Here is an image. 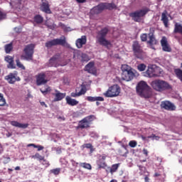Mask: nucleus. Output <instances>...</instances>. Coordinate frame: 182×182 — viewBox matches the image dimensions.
<instances>
[{"label":"nucleus","mask_w":182,"mask_h":182,"mask_svg":"<svg viewBox=\"0 0 182 182\" xmlns=\"http://www.w3.org/2000/svg\"><path fill=\"white\" fill-rule=\"evenodd\" d=\"M136 90L137 95L141 97H144L145 99L151 97V87H150L145 81L141 80L138 82L136 87Z\"/></svg>","instance_id":"obj_1"},{"label":"nucleus","mask_w":182,"mask_h":182,"mask_svg":"<svg viewBox=\"0 0 182 182\" xmlns=\"http://www.w3.org/2000/svg\"><path fill=\"white\" fill-rule=\"evenodd\" d=\"M107 33H109V28L107 27L102 28L99 31L96 36V43H99L101 46H105V48L111 46L112 43L110 41L106 39Z\"/></svg>","instance_id":"obj_2"},{"label":"nucleus","mask_w":182,"mask_h":182,"mask_svg":"<svg viewBox=\"0 0 182 182\" xmlns=\"http://www.w3.org/2000/svg\"><path fill=\"white\" fill-rule=\"evenodd\" d=\"M151 86L156 92H166L170 90L171 85L166 80L157 79L151 82Z\"/></svg>","instance_id":"obj_3"},{"label":"nucleus","mask_w":182,"mask_h":182,"mask_svg":"<svg viewBox=\"0 0 182 182\" xmlns=\"http://www.w3.org/2000/svg\"><path fill=\"white\" fill-rule=\"evenodd\" d=\"M115 8H117V6L114 3H100L90 10V14L99 15V14H102L105 9L112 11V9H115Z\"/></svg>","instance_id":"obj_4"},{"label":"nucleus","mask_w":182,"mask_h":182,"mask_svg":"<svg viewBox=\"0 0 182 182\" xmlns=\"http://www.w3.org/2000/svg\"><path fill=\"white\" fill-rule=\"evenodd\" d=\"M121 70L122 72L121 75L122 80H126V82H130V80H133L135 74L134 72H133V68H132L129 65H122Z\"/></svg>","instance_id":"obj_5"},{"label":"nucleus","mask_w":182,"mask_h":182,"mask_svg":"<svg viewBox=\"0 0 182 182\" xmlns=\"http://www.w3.org/2000/svg\"><path fill=\"white\" fill-rule=\"evenodd\" d=\"M149 12H150V9L145 8L144 9H140L129 13V16H130V18H132L134 22H141V18L146 16V15H147Z\"/></svg>","instance_id":"obj_6"},{"label":"nucleus","mask_w":182,"mask_h":182,"mask_svg":"<svg viewBox=\"0 0 182 182\" xmlns=\"http://www.w3.org/2000/svg\"><path fill=\"white\" fill-rule=\"evenodd\" d=\"M35 50L34 44H28L23 49L24 54L21 55L22 60H33V53Z\"/></svg>","instance_id":"obj_7"},{"label":"nucleus","mask_w":182,"mask_h":182,"mask_svg":"<svg viewBox=\"0 0 182 182\" xmlns=\"http://www.w3.org/2000/svg\"><path fill=\"white\" fill-rule=\"evenodd\" d=\"M132 48L134 56H135L136 59H140L141 60H143V59H144L145 53L143 50V48L141 47L140 43H139V41H133Z\"/></svg>","instance_id":"obj_8"},{"label":"nucleus","mask_w":182,"mask_h":182,"mask_svg":"<svg viewBox=\"0 0 182 182\" xmlns=\"http://www.w3.org/2000/svg\"><path fill=\"white\" fill-rule=\"evenodd\" d=\"M58 45H60V46H68V43L66 42V38L63 37V38H54L50 41H48L45 43L46 48L47 49H52L53 46H58Z\"/></svg>","instance_id":"obj_9"},{"label":"nucleus","mask_w":182,"mask_h":182,"mask_svg":"<svg viewBox=\"0 0 182 182\" xmlns=\"http://www.w3.org/2000/svg\"><path fill=\"white\" fill-rule=\"evenodd\" d=\"M121 90L122 89L119 85H113L103 95L105 97H117L120 95Z\"/></svg>","instance_id":"obj_10"},{"label":"nucleus","mask_w":182,"mask_h":182,"mask_svg":"<svg viewBox=\"0 0 182 182\" xmlns=\"http://www.w3.org/2000/svg\"><path fill=\"white\" fill-rule=\"evenodd\" d=\"M95 119V115H89L79 122L77 129H87Z\"/></svg>","instance_id":"obj_11"},{"label":"nucleus","mask_w":182,"mask_h":182,"mask_svg":"<svg viewBox=\"0 0 182 182\" xmlns=\"http://www.w3.org/2000/svg\"><path fill=\"white\" fill-rule=\"evenodd\" d=\"M49 66L53 68L63 66V65H62V58L60 57V53H56L49 60Z\"/></svg>","instance_id":"obj_12"},{"label":"nucleus","mask_w":182,"mask_h":182,"mask_svg":"<svg viewBox=\"0 0 182 182\" xmlns=\"http://www.w3.org/2000/svg\"><path fill=\"white\" fill-rule=\"evenodd\" d=\"M4 80L9 83V85H15L16 82H21V77L18 76V71L10 73L8 75L4 77Z\"/></svg>","instance_id":"obj_13"},{"label":"nucleus","mask_w":182,"mask_h":182,"mask_svg":"<svg viewBox=\"0 0 182 182\" xmlns=\"http://www.w3.org/2000/svg\"><path fill=\"white\" fill-rule=\"evenodd\" d=\"M36 85L37 86H41L42 85H46L48 83V80H46V74L45 73H41L36 76Z\"/></svg>","instance_id":"obj_14"},{"label":"nucleus","mask_w":182,"mask_h":182,"mask_svg":"<svg viewBox=\"0 0 182 182\" xmlns=\"http://www.w3.org/2000/svg\"><path fill=\"white\" fill-rule=\"evenodd\" d=\"M154 32H156V28L154 27H151L149 28V33L148 34L149 36V41L148 43L151 46L153 45H157V40L156 39V37L154 36Z\"/></svg>","instance_id":"obj_15"},{"label":"nucleus","mask_w":182,"mask_h":182,"mask_svg":"<svg viewBox=\"0 0 182 182\" xmlns=\"http://www.w3.org/2000/svg\"><path fill=\"white\" fill-rule=\"evenodd\" d=\"M161 109H164L165 110H176V106L174 104L171 103L170 101H163L161 103Z\"/></svg>","instance_id":"obj_16"},{"label":"nucleus","mask_w":182,"mask_h":182,"mask_svg":"<svg viewBox=\"0 0 182 182\" xmlns=\"http://www.w3.org/2000/svg\"><path fill=\"white\" fill-rule=\"evenodd\" d=\"M40 9L42 12H45V14H52V11H50V6L48 1H42V4L40 6Z\"/></svg>","instance_id":"obj_17"},{"label":"nucleus","mask_w":182,"mask_h":182,"mask_svg":"<svg viewBox=\"0 0 182 182\" xmlns=\"http://www.w3.org/2000/svg\"><path fill=\"white\" fill-rule=\"evenodd\" d=\"M53 96L55 97L53 102H60V100H63L66 97V93L60 92L56 90L55 93H53Z\"/></svg>","instance_id":"obj_18"},{"label":"nucleus","mask_w":182,"mask_h":182,"mask_svg":"<svg viewBox=\"0 0 182 182\" xmlns=\"http://www.w3.org/2000/svg\"><path fill=\"white\" fill-rule=\"evenodd\" d=\"M86 42H87V38L86 36H82L80 38L76 40L75 45L78 49H82Z\"/></svg>","instance_id":"obj_19"},{"label":"nucleus","mask_w":182,"mask_h":182,"mask_svg":"<svg viewBox=\"0 0 182 182\" xmlns=\"http://www.w3.org/2000/svg\"><path fill=\"white\" fill-rule=\"evenodd\" d=\"M161 45L162 46V50H164V52H171V48L168 45V43H167V39H166L165 37L161 39Z\"/></svg>","instance_id":"obj_20"},{"label":"nucleus","mask_w":182,"mask_h":182,"mask_svg":"<svg viewBox=\"0 0 182 182\" xmlns=\"http://www.w3.org/2000/svg\"><path fill=\"white\" fill-rule=\"evenodd\" d=\"M5 60L7 63H9V65H7V68L9 69H16V65H15L14 63V58H12V56L7 55L5 58Z\"/></svg>","instance_id":"obj_21"},{"label":"nucleus","mask_w":182,"mask_h":182,"mask_svg":"<svg viewBox=\"0 0 182 182\" xmlns=\"http://www.w3.org/2000/svg\"><path fill=\"white\" fill-rule=\"evenodd\" d=\"M11 126L18 127L19 129H28L29 127V124H21L18 121H11Z\"/></svg>","instance_id":"obj_22"},{"label":"nucleus","mask_w":182,"mask_h":182,"mask_svg":"<svg viewBox=\"0 0 182 182\" xmlns=\"http://www.w3.org/2000/svg\"><path fill=\"white\" fill-rule=\"evenodd\" d=\"M146 74L148 77H157V76H159V75L156 73V70H154L153 67H149L146 71Z\"/></svg>","instance_id":"obj_23"},{"label":"nucleus","mask_w":182,"mask_h":182,"mask_svg":"<svg viewBox=\"0 0 182 182\" xmlns=\"http://www.w3.org/2000/svg\"><path fill=\"white\" fill-rule=\"evenodd\" d=\"M67 105L69 106H77L79 105V101L76 100L75 99H73L70 96H67L65 97Z\"/></svg>","instance_id":"obj_24"},{"label":"nucleus","mask_w":182,"mask_h":182,"mask_svg":"<svg viewBox=\"0 0 182 182\" xmlns=\"http://www.w3.org/2000/svg\"><path fill=\"white\" fill-rule=\"evenodd\" d=\"M161 21L163 22L165 28H168V17H167V11H164L162 13Z\"/></svg>","instance_id":"obj_25"},{"label":"nucleus","mask_w":182,"mask_h":182,"mask_svg":"<svg viewBox=\"0 0 182 182\" xmlns=\"http://www.w3.org/2000/svg\"><path fill=\"white\" fill-rule=\"evenodd\" d=\"M85 69L88 72V73H93V71L95 70V63L90 62L85 65Z\"/></svg>","instance_id":"obj_26"},{"label":"nucleus","mask_w":182,"mask_h":182,"mask_svg":"<svg viewBox=\"0 0 182 182\" xmlns=\"http://www.w3.org/2000/svg\"><path fill=\"white\" fill-rule=\"evenodd\" d=\"M86 93V89L81 88L79 92H72L70 96L71 97H79V96H82V95H85Z\"/></svg>","instance_id":"obj_27"},{"label":"nucleus","mask_w":182,"mask_h":182,"mask_svg":"<svg viewBox=\"0 0 182 182\" xmlns=\"http://www.w3.org/2000/svg\"><path fill=\"white\" fill-rule=\"evenodd\" d=\"M119 167H120V164H115L112 165L109 173H111V174H113V173H116V171H117V170L119 169Z\"/></svg>","instance_id":"obj_28"},{"label":"nucleus","mask_w":182,"mask_h":182,"mask_svg":"<svg viewBox=\"0 0 182 182\" xmlns=\"http://www.w3.org/2000/svg\"><path fill=\"white\" fill-rule=\"evenodd\" d=\"M97 164L99 168H106V167H107V164H106V162L102 159H99Z\"/></svg>","instance_id":"obj_29"},{"label":"nucleus","mask_w":182,"mask_h":182,"mask_svg":"<svg viewBox=\"0 0 182 182\" xmlns=\"http://www.w3.org/2000/svg\"><path fill=\"white\" fill-rule=\"evenodd\" d=\"M34 22H36V23H43V17L39 14L36 15L34 16Z\"/></svg>","instance_id":"obj_30"},{"label":"nucleus","mask_w":182,"mask_h":182,"mask_svg":"<svg viewBox=\"0 0 182 182\" xmlns=\"http://www.w3.org/2000/svg\"><path fill=\"white\" fill-rule=\"evenodd\" d=\"M4 48H5L6 53H11V51L12 50V49H14L12 43L6 44Z\"/></svg>","instance_id":"obj_31"},{"label":"nucleus","mask_w":182,"mask_h":182,"mask_svg":"<svg viewBox=\"0 0 182 182\" xmlns=\"http://www.w3.org/2000/svg\"><path fill=\"white\" fill-rule=\"evenodd\" d=\"M80 167H82V168H86L87 170H92V165L87 163H80Z\"/></svg>","instance_id":"obj_32"},{"label":"nucleus","mask_w":182,"mask_h":182,"mask_svg":"<svg viewBox=\"0 0 182 182\" xmlns=\"http://www.w3.org/2000/svg\"><path fill=\"white\" fill-rule=\"evenodd\" d=\"M82 148L83 149H90V153H93V151H95V149H93V145H92V144H90V143H89V144H84L82 145Z\"/></svg>","instance_id":"obj_33"},{"label":"nucleus","mask_w":182,"mask_h":182,"mask_svg":"<svg viewBox=\"0 0 182 182\" xmlns=\"http://www.w3.org/2000/svg\"><path fill=\"white\" fill-rule=\"evenodd\" d=\"M147 139H151L152 140H159L160 139L158 136H156V134H152L151 136H149L147 137L142 136V140H147Z\"/></svg>","instance_id":"obj_34"},{"label":"nucleus","mask_w":182,"mask_h":182,"mask_svg":"<svg viewBox=\"0 0 182 182\" xmlns=\"http://www.w3.org/2000/svg\"><path fill=\"white\" fill-rule=\"evenodd\" d=\"M89 60H90V58L89 55H87V54L82 53L81 55V62H89Z\"/></svg>","instance_id":"obj_35"},{"label":"nucleus","mask_w":182,"mask_h":182,"mask_svg":"<svg viewBox=\"0 0 182 182\" xmlns=\"http://www.w3.org/2000/svg\"><path fill=\"white\" fill-rule=\"evenodd\" d=\"M32 159H37L40 161H42V160H43V159H45V156H43L39 153H36V154H35V155L32 156Z\"/></svg>","instance_id":"obj_36"},{"label":"nucleus","mask_w":182,"mask_h":182,"mask_svg":"<svg viewBox=\"0 0 182 182\" xmlns=\"http://www.w3.org/2000/svg\"><path fill=\"white\" fill-rule=\"evenodd\" d=\"M40 91L41 92V93H43V95H46L48 92H50V87L46 85L45 88H41Z\"/></svg>","instance_id":"obj_37"},{"label":"nucleus","mask_w":182,"mask_h":182,"mask_svg":"<svg viewBox=\"0 0 182 182\" xmlns=\"http://www.w3.org/2000/svg\"><path fill=\"white\" fill-rule=\"evenodd\" d=\"M6 105V100L4 97V94L0 93V106H5Z\"/></svg>","instance_id":"obj_38"},{"label":"nucleus","mask_w":182,"mask_h":182,"mask_svg":"<svg viewBox=\"0 0 182 182\" xmlns=\"http://www.w3.org/2000/svg\"><path fill=\"white\" fill-rule=\"evenodd\" d=\"M16 66H18L19 69H22V70H25V69H26L25 68V65H23L22 63H21V60H19V59L16 60Z\"/></svg>","instance_id":"obj_39"},{"label":"nucleus","mask_w":182,"mask_h":182,"mask_svg":"<svg viewBox=\"0 0 182 182\" xmlns=\"http://www.w3.org/2000/svg\"><path fill=\"white\" fill-rule=\"evenodd\" d=\"M146 66L144 63L137 65V69L139 72H144V70H146Z\"/></svg>","instance_id":"obj_40"},{"label":"nucleus","mask_w":182,"mask_h":182,"mask_svg":"<svg viewBox=\"0 0 182 182\" xmlns=\"http://www.w3.org/2000/svg\"><path fill=\"white\" fill-rule=\"evenodd\" d=\"M21 2H22V0H11L10 5H11V6H15V5H21Z\"/></svg>","instance_id":"obj_41"},{"label":"nucleus","mask_w":182,"mask_h":182,"mask_svg":"<svg viewBox=\"0 0 182 182\" xmlns=\"http://www.w3.org/2000/svg\"><path fill=\"white\" fill-rule=\"evenodd\" d=\"M3 19H6V13L4 12L0 9V21H2Z\"/></svg>","instance_id":"obj_42"},{"label":"nucleus","mask_w":182,"mask_h":182,"mask_svg":"<svg viewBox=\"0 0 182 182\" xmlns=\"http://www.w3.org/2000/svg\"><path fill=\"white\" fill-rule=\"evenodd\" d=\"M141 42H146L147 41V33H142L140 36Z\"/></svg>","instance_id":"obj_43"},{"label":"nucleus","mask_w":182,"mask_h":182,"mask_svg":"<svg viewBox=\"0 0 182 182\" xmlns=\"http://www.w3.org/2000/svg\"><path fill=\"white\" fill-rule=\"evenodd\" d=\"M53 174H55V176H58L59 173H60V168H54L50 171Z\"/></svg>","instance_id":"obj_44"},{"label":"nucleus","mask_w":182,"mask_h":182,"mask_svg":"<svg viewBox=\"0 0 182 182\" xmlns=\"http://www.w3.org/2000/svg\"><path fill=\"white\" fill-rule=\"evenodd\" d=\"M129 146L130 147L134 148L136 146H137V141H130L129 143Z\"/></svg>","instance_id":"obj_45"},{"label":"nucleus","mask_w":182,"mask_h":182,"mask_svg":"<svg viewBox=\"0 0 182 182\" xmlns=\"http://www.w3.org/2000/svg\"><path fill=\"white\" fill-rule=\"evenodd\" d=\"M87 102H96V97L88 96L86 97Z\"/></svg>","instance_id":"obj_46"},{"label":"nucleus","mask_w":182,"mask_h":182,"mask_svg":"<svg viewBox=\"0 0 182 182\" xmlns=\"http://www.w3.org/2000/svg\"><path fill=\"white\" fill-rule=\"evenodd\" d=\"M42 161L43 166H46V167H49V166H50V164H49V161H48L46 159H42Z\"/></svg>","instance_id":"obj_47"},{"label":"nucleus","mask_w":182,"mask_h":182,"mask_svg":"<svg viewBox=\"0 0 182 182\" xmlns=\"http://www.w3.org/2000/svg\"><path fill=\"white\" fill-rule=\"evenodd\" d=\"M95 102H105V98L102 97H95Z\"/></svg>","instance_id":"obj_48"},{"label":"nucleus","mask_w":182,"mask_h":182,"mask_svg":"<svg viewBox=\"0 0 182 182\" xmlns=\"http://www.w3.org/2000/svg\"><path fill=\"white\" fill-rule=\"evenodd\" d=\"M36 149H38V151H41V150H43L45 147L41 145H36Z\"/></svg>","instance_id":"obj_49"},{"label":"nucleus","mask_w":182,"mask_h":182,"mask_svg":"<svg viewBox=\"0 0 182 182\" xmlns=\"http://www.w3.org/2000/svg\"><path fill=\"white\" fill-rule=\"evenodd\" d=\"M55 150L58 153V154H60V153H62V148L60 147L55 148Z\"/></svg>","instance_id":"obj_50"},{"label":"nucleus","mask_w":182,"mask_h":182,"mask_svg":"<svg viewBox=\"0 0 182 182\" xmlns=\"http://www.w3.org/2000/svg\"><path fill=\"white\" fill-rule=\"evenodd\" d=\"M149 176H150L149 174L146 175L144 177V181L145 182H150V178H149Z\"/></svg>","instance_id":"obj_51"},{"label":"nucleus","mask_w":182,"mask_h":182,"mask_svg":"<svg viewBox=\"0 0 182 182\" xmlns=\"http://www.w3.org/2000/svg\"><path fill=\"white\" fill-rule=\"evenodd\" d=\"M143 154L146 155V156H149V151L147 149H143Z\"/></svg>","instance_id":"obj_52"},{"label":"nucleus","mask_w":182,"mask_h":182,"mask_svg":"<svg viewBox=\"0 0 182 182\" xmlns=\"http://www.w3.org/2000/svg\"><path fill=\"white\" fill-rule=\"evenodd\" d=\"M27 147H34V149H36V144H28L27 145Z\"/></svg>","instance_id":"obj_53"},{"label":"nucleus","mask_w":182,"mask_h":182,"mask_svg":"<svg viewBox=\"0 0 182 182\" xmlns=\"http://www.w3.org/2000/svg\"><path fill=\"white\" fill-rule=\"evenodd\" d=\"M77 4H85L86 2V0H75Z\"/></svg>","instance_id":"obj_54"},{"label":"nucleus","mask_w":182,"mask_h":182,"mask_svg":"<svg viewBox=\"0 0 182 182\" xmlns=\"http://www.w3.org/2000/svg\"><path fill=\"white\" fill-rule=\"evenodd\" d=\"M4 152V147H2V145L0 144V154H2Z\"/></svg>","instance_id":"obj_55"},{"label":"nucleus","mask_w":182,"mask_h":182,"mask_svg":"<svg viewBox=\"0 0 182 182\" xmlns=\"http://www.w3.org/2000/svg\"><path fill=\"white\" fill-rule=\"evenodd\" d=\"M6 159L7 161L4 163V164H6L9 163V161H11V158L10 157H6Z\"/></svg>","instance_id":"obj_56"},{"label":"nucleus","mask_w":182,"mask_h":182,"mask_svg":"<svg viewBox=\"0 0 182 182\" xmlns=\"http://www.w3.org/2000/svg\"><path fill=\"white\" fill-rule=\"evenodd\" d=\"M41 105L42 106H45V107H48V105H46V103H45V102H41Z\"/></svg>","instance_id":"obj_57"},{"label":"nucleus","mask_w":182,"mask_h":182,"mask_svg":"<svg viewBox=\"0 0 182 182\" xmlns=\"http://www.w3.org/2000/svg\"><path fill=\"white\" fill-rule=\"evenodd\" d=\"M154 177H160V173H155L154 175Z\"/></svg>","instance_id":"obj_58"},{"label":"nucleus","mask_w":182,"mask_h":182,"mask_svg":"<svg viewBox=\"0 0 182 182\" xmlns=\"http://www.w3.org/2000/svg\"><path fill=\"white\" fill-rule=\"evenodd\" d=\"M14 170H16V171H19V170H21V167H20V166H16V167L14 168Z\"/></svg>","instance_id":"obj_59"},{"label":"nucleus","mask_w":182,"mask_h":182,"mask_svg":"<svg viewBox=\"0 0 182 182\" xmlns=\"http://www.w3.org/2000/svg\"><path fill=\"white\" fill-rule=\"evenodd\" d=\"M101 160H102V161H105L106 160V156H102Z\"/></svg>","instance_id":"obj_60"},{"label":"nucleus","mask_w":182,"mask_h":182,"mask_svg":"<svg viewBox=\"0 0 182 182\" xmlns=\"http://www.w3.org/2000/svg\"><path fill=\"white\" fill-rule=\"evenodd\" d=\"M96 105H97V106H99V105H100V102H96Z\"/></svg>","instance_id":"obj_61"},{"label":"nucleus","mask_w":182,"mask_h":182,"mask_svg":"<svg viewBox=\"0 0 182 182\" xmlns=\"http://www.w3.org/2000/svg\"><path fill=\"white\" fill-rule=\"evenodd\" d=\"M8 171H14V169H12V168H9Z\"/></svg>","instance_id":"obj_62"},{"label":"nucleus","mask_w":182,"mask_h":182,"mask_svg":"<svg viewBox=\"0 0 182 182\" xmlns=\"http://www.w3.org/2000/svg\"><path fill=\"white\" fill-rule=\"evenodd\" d=\"M10 136H12L11 134H9V135H7V137H10Z\"/></svg>","instance_id":"obj_63"},{"label":"nucleus","mask_w":182,"mask_h":182,"mask_svg":"<svg viewBox=\"0 0 182 182\" xmlns=\"http://www.w3.org/2000/svg\"><path fill=\"white\" fill-rule=\"evenodd\" d=\"M127 181H124V180L122 181V182H127Z\"/></svg>","instance_id":"obj_64"}]
</instances>
